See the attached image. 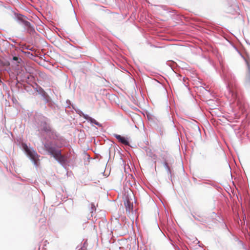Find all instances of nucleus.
Listing matches in <instances>:
<instances>
[{"label": "nucleus", "instance_id": "1", "mask_svg": "<svg viewBox=\"0 0 250 250\" xmlns=\"http://www.w3.org/2000/svg\"><path fill=\"white\" fill-rule=\"evenodd\" d=\"M22 146L23 149L25 151L27 155L33 161L34 165H37L39 156L37 154V152L33 148H29L27 145L25 144H22Z\"/></svg>", "mask_w": 250, "mask_h": 250}, {"label": "nucleus", "instance_id": "2", "mask_svg": "<svg viewBox=\"0 0 250 250\" xmlns=\"http://www.w3.org/2000/svg\"><path fill=\"white\" fill-rule=\"evenodd\" d=\"M44 147L45 150H46L48 153L52 156H53L59 150L57 149L55 145L50 142L45 143L44 145Z\"/></svg>", "mask_w": 250, "mask_h": 250}, {"label": "nucleus", "instance_id": "3", "mask_svg": "<svg viewBox=\"0 0 250 250\" xmlns=\"http://www.w3.org/2000/svg\"><path fill=\"white\" fill-rule=\"evenodd\" d=\"M53 157L62 165L65 164L66 162V159L65 157L62 154L61 150H60L57 151Z\"/></svg>", "mask_w": 250, "mask_h": 250}, {"label": "nucleus", "instance_id": "4", "mask_svg": "<svg viewBox=\"0 0 250 250\" xmlns=\"http://www.w3.org/2000/svg\"><path fill=\"white\" fill-rule=\"evenodd\" d=\"M21 21L23 25L25 27H26L27 31L28 33L30 34H33L34 32H35L34 28L32 27V26L31 25V23L29 21L23 20H21Z\"/></svg>", "mask_w": 250, "mask_h": 250}, {"label": "nucleus", "instance_id": "5", "mask_svg": "<svg viewBox=\"0 0 250 250\" xmlns=\"http://www.w3.org/2000/svg\"><path fill=\"white\" fill-rule=\"evenodd\" d=\"M114 136L120 142L123 144L125 145H129V142L125 137L118 134H114Z\"/></svg>", "mask_w": 250, "mask_h": 250}, {"label": "nucleus", "instance_id": "6", "mask_svg": "<svg viewBox=\"0 0 250 250\" xmlns=\"http://www.w3.org/2000/svg\"><path fill=\"white\" fill-rule=\"evenodd\" d=\"M125 206L126 211L128 210V211H129L130 209L132 208V205L131 204V203L128 200H127L125 202Z\"/></svg>", "mask_w": 250, "mask_h": 250}, {"label": "nucleus", "instance_id": "7", "mask_svg": "<svg viewBox=\"0 0 250 250\" xmlns=\"http://www.w3.org/2000/svg\"><path fill=\"white\" fill-rule=\"evenodd\" d=\"M164 165L167 171V172L169 174H170L171 173L170 168L168 166L167 163L165 161L164 163Z\"/></svg>", "mask_w": 250, "mask_h": 250}, {"label": "nucleus", "instance_id": "8", "mask_svg": "<svg viewBox=\"0 0 250 250\" xmlns=\"http://www.w3.org/2000/svg\"><path fill=\"white\" fill-rule=\"evenodd\" d=\"M84 117L85 119L89 120L91 123H94L96 125H98V123L96 122V121L95 119H92L90 117L87 118L85 116Z\"/></svg>", "mask_w": 250, "mask_h": 250}, {"label": "nucleus", "instance_id": "9", "mask_svg": "<svg viewBox=\"0 0 250 250\" xmlns=\"http://www.w3.org/2000/svg\"><path fill=\"white\" fill-rule=\"evenodd\" d=\"M232 98L233 99H235L236 98V95L234 93H232Z\"/></svg>", "mask_w": 250, "mask_h": 250}, {"label": "nucleus", "instance_id": "10", "mask_svg": "<svg viewBox=\"0 0 250 250\" xmlns=\"http://www.w3.org/2000/svg\"><path fill=\"white\" fill-rule=\"evenodd\" d=\"M13 60L14 61H18V58L16 56H14L13 58Z\"/></svg>", "mask_w": 250, "mask_h": 250}, {"label": "nucleus", "instance_id": "11", "mask_svg": "<svg viewBox=\"0 0 250 250\" xmlns=\"http://www.w3.org/2000/svg\"><path fill=\"white\" fill-rule=\"evenodd\" d=\"M152 157L154 159H156L157 158V156L156 155H155V154H153V156H152Z\"/></svg>", "mask_w": 250, "mask_h": 250}, {"label": "nucleus", "instance_id": "12", "mask_svg": "<svg viewBox=\"0 0 250 250\" xmlns=\"http://www.w3.org/2000/svg\"><path fill=\"white\" fill-rule=\"evenodd\" d=\"M46 131H48V132H51L52 133L53 132V131H52L51 129H50V128H49L48 129H47L46 130Z\"/></svg>", "mask_w": 250, "mask_h": 250}, {"label": "nucleus", "instance_id": "13", "mask_svg": "<svg viewBox=\"0 0 250 250\" xmlns=\"http://www.w3.org/2000/svg\"><path fill=\"white\" fill-rule=\"evenodd\" d=\"M198 217H199L200 218H195L196 219H197V220H200V219H201L202 218V216H200L199 215Z\"/></svg>", "mask_w": 250, "mask_h": 250}]
</instances>
